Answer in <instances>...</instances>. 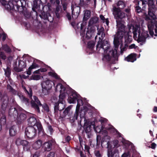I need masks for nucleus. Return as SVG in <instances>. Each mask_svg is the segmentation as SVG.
<instances>
[{
	"instance_id": "f257e3e1",
	"label": "nucleus",
	"mask_w": 157,
	"mask_h": 157,
	"mask_svg": "<svg viewBox=\"0 0 157 157\" xmlns=\"http://www.w3.org/2000/svg\"><path fill=\"white\" fill-rule=\"evenodd\" d=\"M8 113L10 119L12 121L16 120V123L17 124H21L26 118L27 115L25 113L15 107H11L9 110Z\"/></svg>"
},
{
	"instance_id": "f03ea898",
	"label": "nucleus",
	"mask_w": 157,
	"mask_h": 157,
	"mask_svg": "<svg viewBox=\"0 0 157 157\" xmlns=\"http://www.w3.org/2000/svg\"><path fill=\"white\" fill-rule=\"evenodd\" d=\"M24 0H9L8 4L5 6L8 11L13 10L22 12L25 8Z\"/></svg>"
},
{
	"instance_id": "7ed1b4c3",
	"label": "nucleus",
	"mask_w": 157,
	"mask_h": 157,
	"mask_svg": "<svg viewBox=\"0 0 157 157\" xmlns=\"http://www.w3.org/2000/svg\"><path fill=\"white\" fill-rule=\"evenodd\" d=\"M133 38L139 43H144L147 38L149 36L148 32L143 29L138 30V29L133 26L132 28Z\"/></svg>"
},
{
	"instance_id": "20e7f679",
	"label": "nucleus",
	"mask_w": 157,
	"mask_h": 157,
	"mask_svg": "<svg viewBox=\"0 0 157 157\" xmlns=\"http://www.w3.org/2000/svg\"><path fill=\"white\" fill-rule=\"evenodd\" d=\"M86 28L83 23L81 24V29L80 30V34L82 36V40L85 43L86 40L90 39L92 37L93 33L95 30L96 28L94 27H90L89 29L88 28L85 36Z\"/></svg>"
},
{
	"instance_id": "39448f33",
	"label": "nucleus",
	"mask_w": 157,
	"mask_h": 157,
	"mask_svg": "<svg viewBox=\"0 0 157 157\" xmlns=\"http://www.w3.org/2000/svg\"><path fill=\"white\" fill-rule=\"evenodd\" d=\"M105 52V54L104 55L102 59L103 61L109 62L111 59H113V61L112 63L114 64L116 63V61H118V55L116 49L109 50V49H107Z\"/></svg>"
},
{
	"instance_id": "423d86ee",
	"label": "nucleus",
	"mask_w": 157,
	"mask_h": 157,
	"mask_svg": "<svg viewBox=\"0 0 157 157\" xmlns=\"http://www.w3.org/2000/svg\"><path fill=\"white\" fill-rule=\"evenodd\" d=\"M27 121L28 126L34 127L36 125L38 130L39 135L44 136H47L44 132L40 122L39 121H37L36 118L30 117L27 120Z\"/></svg>"
},
{
	"instance_id": "0eeeda50",
	"label": "nucleus",
	"mask_w": 157,
	"mask_h": 157,
	"mask_svg": "<svg viewBox=\"0 0 157 157\" xmlns=\"http://www.w3.org/2000/svg\"><path fill=\"white\" fill-rule=\"evenodd\" d=\"M113 14L114 18L116 20V21H122V19L125 17L127 15L122 10L118 9L116 7L114 6L113 8Z\"/></svg>"
},
{
	"instance_id": "6e6552de",
	"label": "nucleus",
	"mask_w": 157,
	"mask_h": 157,
	"mask_svg": "<svg viewBox=\"0 0 157 157\" xmlns=\"http://www.w3.org/2000/svg\"><path fill=\"white\" fill-rule=\"evenodd\" d=\"M79 94H77L75 90H72L71 92V94L68 97V102L70 104L75 103L77 102V106L80 105V104H83L82 100L79 99V97L80 96Z\"/></svg>"
},
{
	"instance_id": "1a4fd4ad",
	"label": "nucleus",
	"mask_w": 157,
	"mask_h": 157,
	"mask_svg": "<svg viewBox=\"0 0 157 157\" xmlns=\"http://www.w3.org/2000/svg\"><path fill=\"white\" fill-rule=\"evenodd\" d=\"M97 0H79L78 5L79 7L86 9L90 8L91 6L95 8Z\"/></svg>"
},
{
	"instance_id": "9d476101",
	"label": "nucleus",
	"mask_w": 157,
	"mask_h": 157,
	"mask_svg": "<svg viewBox=\"0 0 157 157\" xmlns=\"http://www.w3.org/2000/svg\"><path fill=\"white\" fill-rule=\"evenodd\" d=\"M116 22L117 31L116 34L118 35V36H123V35L128 32L126 30V26L123 23L122 21H117Z\"/></svg>"
},
{
	"instance_id": "9b49d317",
	"label": "nucleus",
	"mask_w": 157,
	"mask_h": 157,
	"mask_svg": "<svg viewBox=\"0 0 157 157\" xmlns=\"http://www.w3.org/2000/svg\"><path fill=\"white\" fill-rule=\"evenodd\" d=\"M37 131V129L34 127L28 126L25 129V135L28 138L32 139L36 136Z\"/></svg>"
},
{
	"instance_id": "f8f14e48",
	"label": "nucleus",
	"mask_w": 157,
	"mask_h": 157,
	"mask_svg": "<svg viewBox=\"0 0 157 157\" xmlns=\"http://www.w3.org/2000/svg\"><path fill=\"white\" fill-rule=\"evenodd\" d=\"M56 143L55 140H51L44 142L42 145V148L44 151H49L55 146Z\"/></svg>"
},
{
	"instance_id": "ddd939ff",
	"label": "nucleus",
	"mask_w": 157,
	"mask_h": 157,
	"mask_svg": "<svg viewBox=\"0 0 157 157\" xmlns=\"http://www.w3.org/2000/svg\"><path fill=\"white\" fill-rule=\"evenodd\" d=\"M107 144L106 148L107 150L108 157H117L118 154V150L117 149H115L113 151L112 150V146L109 142H106Z\"/></svg>"
},
{
	"instance_id": "4468645a",
	"label": "nucleus",
	"mask_w": 157,
	"mask_h": 157,
	"mask_svg": "<svg viewBox=\"0 0 157 157\" xmlns=\"http://www.w3.org/2000/svg\"><path fill=\"white\" fill-rule=\"evenodd\" d=\"M154 10V8H148V14L146 13L144 14V18L146 21H148L156 19V16L155 14Z\"/></svg>"
},
{
	"instance_id": "2eb2a0df",
	"label": "nucleus",
	"mask_w": 157,
	"mask_h": 157,
	"mask_svg": "<svg viewBox=\"0 0 157 157\" xmlns=\"http://www.w3.org/2000/svg\"><path fill=\"white\" fill-rule=\"evenodd\" d=\"M54 105V113L58 114V111L61 112L65 108V104L61 103L58 101L53 103Z\"/></svg>"
},
{
	"instance_id": "dca6fc26",
	"label": "nucleus",
	"mask_w": 157,
	"mask_h": 157,
	"mask_svg": "<svg viewBox=\"0 0 157 157\" xmlns=\"http://www.w3.org/2000/svg\"><path fill=\"white\" fill-rule=\"evenodd\" d=\"M84 114L83 115H82L81 114H80V118H84V124L83 126L84 130L86 133H88L90 132L91 130V125L90 124L89 122L86 119L85 117L84 116L85 114V113L84 111H83Z\"/></svg>"
},
{
	"instance_id": "f3484780",
	"label": "nucleus",
	"mask_w": 157,
	"mask_h": 157,
	"mask_svg": "<svg viewBox=\"0 0 157 157\" xmlns=\"http://www.w3.org/2000/svg\"><path fill=\"white\" fill-rule=\"evenodd\" d=\"M39 16L41 19H44V23L46 24L49 22V25H50V24L53 22V18L52 16H48L47 13L44 12H42L41 14H40Z\"/></svg>"
},
{
	"instance_id": "a211bd4d",
	"label": "nucleus",
	"mask_w": 157,
	"mask_h": 157,
	"mask_svg": "<svg viewBox=\"0 0 157 157\" xmlns=\"http://www.w3.org/2000/svg\"><path fill=\"white\" fill-rule=\"evenodd\" d=\"M26 66V61L19 60L18 61V66L15 67L13 69L17 72H20L23 71V69L25 68Z\"/></svg>"
},
{
	"instance_id": "6ab92c4d",
	"label": "nucleus",
	"mask_w": 157,
	"mask_h": 157,
	"mask_svg": "<svg viewBox=\"0 0 157 157\" xmlns=\"http://www.w3.org/2000/svg\"><path fill=\"white\" fill-rule=\"evenodd\" d=\"M59 87L60 89V90L59 91V92L60 93H65V94H69L70 95L71 94L72 91L73 90H74L71 89H69L68 90H66L65 87L62 84L60 83H59L55 87V90L56 91H57L58 88Z\"/></svg>"
},
{
	"instance_id": "aec40b11",
	"label": "nucleus",
	"mask_w": 157,
	"mask_h": 157,
	"mask_svg": "<svg viewBox=\"0 0 157 157\" xmlns=\"http://www.w3.org/2000/svg\"><path fill=\"white\" fill-rule=\"evenodd\" d=\"M16 144L17 145H21L23 147L24 150H28L30 148V144L29 142L26 140H21L20 139H17L16 142Z\"/></svg>"
},
{
	"instance_id": "412c9836",
	"label": "nucleus",
	"mask_w": 157,
	"mask_h": 157,
	"mask_svg": "<svg viewBox=\"0 0 157 157\" xmlns=\"http://www.w3.org/2000/svg\"><path fill=\"white\" fill-rule=\"evenodd\" d=\"M9 98L6 95H4L2 98V103L1 105V109L3 113H5L7 107L9 106Z\"/></svg>"
},
{
	"instance_id": "4be33fe9",
	"label": "nucleus",
	"mask_w": 157,
	"mask_h": 157,
	"mask_svg": "<svg viewBox=\"0 0 157 157\" xmlns=\"http://www.w3.org/2000/svg\"><path fill=\"white\" fill-rule=\"evenodd\" d=\"M33 0V4H32V9L33 11L35 13L36 15L37 18L38 16V14L37 13L36 9H38L40 7V5H39L38 3L39 4L41 3L44 2L42 0L40 1V0Z\"/></svg>"
},
{
	"instance_id": "5701e85b",
	"label": "nucleus",
	"mask_w": 157,
	"mask_h": 157,
	"mask_svg": "<svg viewBox=\"0 0 157 157\" xmlns=\"http://www.w3.org/2000/svg\"><path fill=\"white\" fill-rule=\"evenodd\" d=\"M105 43L106 44L108 45V43L107 41H105ZM104 46H105V45L104 44V42L103 41L99 40L98 42V44L96 45V47L97 50H98V49L99 50L101 48L104 49V52H105L107 49H109L110 48L109 47L108 45H107V46L105 47H104Z\"/></svg>"
},
{
	"instance_id": "b1692460",
	"label": "nucleus",
	"mask_w": 157,
	"mask_h": 157,
	"mask_svg": "<svg viewBox=\"0 0 157 157\" xmlns=\"http://www.w3.org/2000/svg\"><path fill=\"white\" fill-rule=\"evenodd\" d=\"M105 43L106 44L108 45V43L107 41H105ZM104 46H105V45L104 44V42L103 41L99 40L98 42V44L96 45V47L97 50H98V49L99 50L101 48L104 49V52H105L107 49H109L110 48L109 47L108 45H107V46L105 47H104Z\"/></svg>"
},
{
	"instance_id": "393cba45",
	"label": "nucleus",
	"mask_w": 157,
	"mask_h": 157,
	"mask_svg": "<svg viewBox=\"0 0 157 157\" xmlns=\"http://www.w3.org/2000/svg\"><path fill=\"white\" fill-rule=\"evenodd\" d=\"M99 18L98 17H94L90 18L88 22L89 27L97 26V24L98 23Z\"/></svg>"
},
{
	"instance_id": "a878e982",
	"label": "nucleus",
	"mask_w": 157,
	"mask_h": 157,
	"mask_svg": "<svg viewBox=\"0 0 157 157\" xmlns=\"http://www.w3.org/2000/svg\"><path fill=\"white\" fill-rule=\"evenodd\" d=\"M83 17L82 19L83 23L85 22V24L86 23V21L90 18L91 16V12L90 10H85L83 11Z\"/></svg>"
},
{
	"instance_id": "bb28decb",
	"label": "nucleus",
	"mask_w": 157,
	"mask_h": 157,
	"mask_svg": "<svg viewBox=\"0 0 157 157\" xmlns=\"http://www.w3.org/2000/svg\"><path fill=\"white\" fill-rule=\"evenodd\" d=\"M54 83L50 80H47L44 81L42 84L43 87H45L48 90H50L52 87L53 85H54Z\"/></svg>"
},
{
	"instance_id": "cd10ccee",
	"label": "nucleus",
	"mask_w": 157,
	"mask_h": 157,
	"mask_svg": "<svg viewBox=\"0 0 157 157\" xmlns=\"http://www.w3.org/2000/svg\"><path fill=\"white\" fill-rule=\"evenodd\" d=\"M122 39H123V36H118V35H115L114 37L113 44L116 49H115L114 50L116 49L117 50V49L118 48L120 45L119 40H121Z\"/></svg>"
},
{
	"instance_id": "c85d7f7f",
	"label": "nucleus",
	"mask_w": 157,
	"mask_h": 157,
	"mask_svg": "<svg viewBox=\"0 0 157 157\" xmlns=\"http://www.w3.org/2000/svg\"><path fill=\"white\" fill-rule=\"evenodd\" d=\"M137 55L136 53H131L125 58V60L128 62H133L136 59Z\"/></svg>"
},
{
	"instance_id": "c756f323",
	"label": "nucleus",
	"mask_w": 157,
	"mask_h": 157,
	"mask_svg": "<svg viewBox=\"0 0 157 157\" xmlns=\"http://www.w3.org/2000/svg\"><path fill=\"white\" fill-rule=\"evenodd\" d=\"M78 115V109H77L75 110V113L73 115L71 116H69V119L70 122L72 123H74L76 120H77Z\"/></svg>"
},
{
	"instance_id": "7c9ffc66",
	"label": "nucleus",
	"mask_w": 157,
	"mask_h": 157,
	"mask_svg": "<svg viewBox=\"0 0 157 157\" xmlns=\"http://www.w3.org/2000/svg\"><path fill=\"white\" fill-rule=\"evenodd\" d=\"M129 34V32H128L125 33V34L123 35V37H124V43L130 44L132 42V37Z\"/></svg>"
},
{
	"instance_id": "2f4dec72",
	"label": "nucleus",
	"mask_w": 157,
	"mask_h": 157,
	"mask_svg": "<svg viewBox=\"0 0 157 157\" xmlns=\"http://www.w3.org/2000/svg\"><path fill=\"white\" fill-rule=\"evenodd\" d=\"M31 103L32 107L34 109L35 111L38 113H40V109L39 106H41V105L35 103L33 100H31Z\"/></svg>"
},
{
	"instance_id": "473e14b6",
	"label": "nucleus",
	"mask_w": 157,
	"mask_h": 157,
	"mask_svg": "<svg viewBox=\"0 0 157 157\" xmlns=\"http://www.w3.org/2000/svg\"><path fill=\"white\" fill-rule=\"evenodd\" d=\"M116 4V8H118V9H120L121 10L125 8L126 5L124 1L119 0L118 1Z\"/></svg>"
},
{
	"instance_id": "72a5a7b5",
	"label": "nucleus",
	"mask_w": 157,
	"mask_h": 157,
	"mask_svg": "<svg viewBox=\"0 0 157 157\" xmlns=\"http://www.w3.org/2000/svg\"><path fill=\"white\" fill-rule=\"evenodd\" d=\"M42 141L41 140H39L35 142L32 145L34 149L37 150L39 149L42 145Z\"/></svg>"
},
{
	"instance_id": "f704fd0d",
	"label": "nucleus",
	"mask_w": 157,
	"mask_h": 157,
	"mask_svg": "<svg viewBox=\"0 0 157 157\" xmlns=\"http://www.w3.org/2000/svg\"><path fill=\"white\" fill-rule=\"evenodd\" d=\"M17 131L16 126L13 125L9 129V134L10 136H15L17 134Z\"/></svg>"
},
{
	"instance_id": "c9c22d12",
	"label": "nucleus",
	"mask_w": 157,
	"mask_h": 157,
	"mask_svg": "<svg viewBox=\"0 0 157 157\" xmlns=\"http://www.w3.org/2000/svg\"><path fill=\"white\" fill-rule=\"evenodd\" d=\"M1 116H0V124L2 125H5L6 123V117L5 114V113L1 112Z\"/></svg>"
},
{
	"instance_id": "e433bc0d",
	"label": "nucleus",
	"mask_w": 157,
	"mask_h": 157,
	"mask_svg": "<svg viewBox=\"0 0 157 157\" xmlns=\"http://www.w3.org/2000/svg\"><path fill=\"white\" fill-rule=\"evenodd\" d=\"M5 72V74L6 76L9 79L10 78V75L11 73V69L8 66L6 68L4 69Z\"/></svg>"
},
{
	"instance_id": "4c0bfd02",
	"label": "nucleus",
	"mask_w": 157,
	"mask_h": 157,
	"mask_svg": "<svg viewBox=\"0 0 157 157\" xmlns=\"http://www.w3.org/2000/svg\"><path fill=\"white\" fill-rule=\"evenodd\" d=\"M39 67V65L35 63H33L32 65L29 67L28 70L27 71V74L28 75H30L31 73V70L32 69Z\"/></svg>"
},
{
	"instance_id": "58836bf2",
	"label": "nucleus",
	"mask_w": 157,
	"mask_h": 157,
	"mask_svg": "<svg viewBox=\"0 0 157 157\" xmlns=\"http://www.w3.org/2000/svg\"><path fill=\"white\" fill-rule=\"evenodd\" d=\"M66 96L65 93H60L59 96V100L58 101L59 102H60L61 103H64L65 102L64 99L65 98Z\"/></svg>"
},
{
	"instance_id": "ea45409f",
	"label": "nucleus",
	"mask_w": 157,
	"mask_h": 157,
	"mask_svg": "<svg viewBox=\"0 0 157 157\" xmlns=\"http://www.w3.org/2000/svg\"><path fill=\"white\" fill-rule=\"evenodd\" d=\"M71 109V107L70 106H69L65 109L63 111V114L61 115L62 117H65L67 115H68V117L70 116V114H68V113L70 112Z\"/></svg>"
},
{
	"instance_id": "a19ab883",
	"label": "nucleus",
	"mask_w": 157,
	"mask_h": 157,
	"mask_svg": "<svg viewBox=\"0 0 157 157\" xmlns=\"http://www.w3.org/2000/svg\"><path fill=\"white\" fill-rule=\"evenodd\" d=\"M56 8L54 10V11H61L62 9L61 6L59 5L60 0H56Z\"/></svg>"
},
{
	"instance_id": "79ce46f5",
	"label": "nucleus",
	"mask_w": 157,
	"mask_h": 157,
	"mask_svg": "<svg viewBox=\"0 0 157 157\" xmlns=\"http://www.w3.org/2000/svg\"><path fill=\"white\" fill-rule=\"evenodd\" d=\"M56 8L54 10V11H61L62 9L61 6L59 5L60 0H56Z\"/></svg>"
},
{
	"instance_id": "37998d69",
	"label": "nucleus",
	"mask_w": 157,
	"mask_h": 157,
	"mask_svg": "<svg viewBox=\"0 0 157 157\" xmlns=\"http://www.w3.org/2000/svg\"><path fill=\"white\" fill-rule=\"evenodd\" d=\"M2 48L3 50L8 53H10L12 52V50L10 47L7 44H4L2 46Z\"/></svg>"
},
{
	"instance_id": "c03bdc74",
	"label": "nucleus",
	"mask_w": 157,
	"mask_h": 157,
	"mask_svg": "<svg viewBox=\"0 0 157 157\" xmlns=\"http://www.w3.org/2000/svg\"><path fill=\"white\" fill-rule=\"evenodd\" d=\"M140 2V1H138L137 4L135 7V11L137 13H140V12H142L144 9L142 8H141L139 6Z\"/></svg>"
},
{
	"instance_id": "a18cd8bd",
	"label": "nucleus",
	"mask_w": 157,
	"mask_h": 157,
	"mask_svg": "<svg viewBox=\"0 0 157 157\" xmlns=\"http://www.w3.org/2000/svg\"><path fill=\"white\" fill-rule=\"evenodd\" d=\"M25 93L28 94L29 97L30 99H32L33 91L32 89L31 88H29L28 90H27L25 88Z\"/></svg>"
},
{
	"instance_id": "49530a36",
	"label": "nucleus",
	"mask_w": 157,
	"mask_h": 157,
	"mask_svg": "<svg viewBox=\"0 0 157 157\" xmlns=\"http://www.w3.org/2000/svg\"><path fill=\"white\" fill-rule=\"evenodd\" d=\"M95 45V44L94 41H89L87 43V48L90 49H92L94 48Z\"/></svg>"
},
{
	"instance_id": "de8ad7c7",
	"label": "nucleus",
	"mask_w": 157,
	"mask_h": 157,
	"mask_svg": "<svg viewBox=\"0 0 157 157\" xmlns=\"http://www.w3.org/2000/svg\"><path fill=\"white\" fill-rule=\"evenodd\" d=\"M7 88L9 90V91L13 94H16L17 92L15 90L13 89L12 87L9 84H8L7 85Z\"/></svg>"
},
{
	"instance_id": "09e8293b",
	"label": "nucleus",
	"mask_w": 157,
	"mask_h": 157,
	"mask_svg": "<svg viewBox=\"0 0 157 157\" xmlns=\"http://www.w3.org/2000/svg\"><path fill=\"white\" fill-rule=\"evenodd\" d=\"M90 147L89 146L86 144L85 145V149L84 151L85 152V154H87L88 156H90Z\"/></svg>"
},
{
	"instance_id": "8fccbe9b",
	"label": "nucleus",
	"mask_w": 157,
	"mask_h": 157,
	"mask_svg": "<svg viewBox=\"0 0 157 157\" xmlns=\"http://www.w3.org/2000/svg\"><path fill=\"white\" fill-rule=\"evenodd\" d=\"M54 12L56 17L58 18L63 16V14L64 12L63 10H61V11H54Z\"/></svg>"
},
{
	"instance_id": "3c124183",
	"label": "nucleus",
	"mask_w": 157,
	"mask_h": 157,
	"mask_svg": "<svg viewBox=\"0 0 157 157\" xmlns=\"http://www.w3.org/2000/svg\"><path fill=\"white\" fill-rule=\"evenodd\" d=\"M40 78V76L38 75H33L30 76V79L31 80H39Z\"/></svg>"
},
{
	"instance_id": "603ef678",
	"label": "nucleus",
	"mask_w": 157,
	"mask_h": 157,
	"mask_svg": "<svg viewBox=\"0 0 157 157\" xmlns=\"http://www.w3.org/2000/svg\"><path fill=\"white\" fill-rule=\"evenodd\" d=\"M41 106H42L44 110L46 112H48L49 111V108L48 105L46 103H44L43 104H41Z\"/></svg>"
},
{
	"instance_id": "864d4df0",
	"label": "nucleus",
	"mask_w": 157,
	"mask_h": 157,
	"mask_svg": "<svg viewBox=\"0 0 157 157\" xmlns=\"http://www.w3.org/2000/svg\"><path fill=\"white\" fill-rule=\"evenodd\" d=\"M109 129H110L111 131H113V132H116V134L118 135V136L121 137V134L113 126H112V128H109Z\"/></svg>"
},
{
	"instance_id": "5fc2aeb1",
	"label": "nucleus",
	"mask_w": 157,
	"mask_h": 157,
	"mask_svg": "<svg viewBox=\"0 0 157 157\" xmlns=\"http://www.w3.org/2000/svg\"><path fill=\"white\" fill-rule=\"evenodd\" d=\"M42 86V94L43 95H46L48 94V91L50 90H48V89H46L45 87H43V86Z\"/></svg>"
},
{
	"instance_id": "6e6d98bb",
	"label": "nucleus",
	"mask_w": 157,
	"mask_h": 157,
	"mask_svg": "<svg viewBox=\"0 0 157 157\" xmlns=\"http://www.w3.org/2000/svg\"><path fill=\"white\" fill-rule=\"evenodd\" d=\"M21 100L22 101L24 102L26 105L28 104L29 102V99L23 96H22Z\"/></svg>"
},
{
	"instance_id": "4d7b16f0",
	"label": "nucleus",
	"mask_w": 157,
	"mask_h": 157,
	"mask_svg": "<svg viewBox=\"0 0 157 157\" xmlns=\"http://www.w3.org/2000/svg\"><path fill=\"white\" fill-rule=\"evenodd\" d=\"M149 8L152 7L154 8V3L153 0H147Z\"/></svg>"
},
{
	"instance_id": "13d9d810",
	"label": "nucleus",
	"mask_w": 157,
	"mask_h": 157,
	"mask_svg": "<svg viewBox=\"0 0 157 157\" xmlns=\"http://www.w3.org/2000/svg\"><path fill=\"white\" fill-rule=\"evenodd\" d=\"M94 153L96 157H102V153L99 150H95L94 152Z\"/></svg>"
},
{
	"instance_id": "bf43d9fd",
	"label": "nucleus",
	"mask_w": 157,
	"mask_h": 157,
	"mask_svg": "<svg viewBox=\"0 0 157 157\" xmlns=\"http://www.w3.org/2000/svg\"><path fill=\"white\" fill-rule=\"evenodd\" d=\"M155 26V25L154 24V22L151 20L150 24L148 25V29H153Z\"/></svg>"
},
{
	"instance_id": "052dcab7",
	"label": "nucleus",
	"mask_w": 157,
	"mask_h": 157,
	"mask_svg": "<svg viewBox=\"0 0 157 157\" xmlns=\"http://www.w3.org/2000/svg\"><path fill=\"white\" fill-rule=\"evenodd\" d=\"M139 1H140V3H142V5L143 9L145 8L146 5L147 4V0H140Z\"/></svg>"
},
{
	"instance_id": "680f3d73",
	"label": "nucleus",
	"mask_w": 157,
	"mask_h": 157,
	"mask_svg": "<svg viewBox=\"0 0 157 157\" xmlns=\"http://www.w3.org/2000/svg\"><path fill=\"white\" fill-rule=\"evenodd\" d=\"M118 143L119 142L118 140H117L113 141L112 143L113 145H112V148L114 147H118L119 145Z\"/></svg>"
},
{
	"instance_id": "e2e57ef3",
	"label": "nucleus",
	"mask_w": 157,
	"mask_h": 157,
	"mask_svg": "<svg viewBox=\"0 0 157 157\" xmlns=\"http://www.w3.org/2000/svg\"><path fill=\"white\" fill-rule=\"evenodd\" d=\"M109 140L108 141L105 140V138H104V140L102 139L101 141V146L103 147V146H105V145H107V144H106V142H109L110 144H111V143L109 141V139H108Z\"/></svg>"
},
{
	"instance_id": "0e129e2a",
	"label": "nucleus",
	"mask_w": 157,
	"mask_h": 157,
	"mask_svg": "<svg viewBox=\"0 0 157 157\" xmlns=\"http://www.w3.org/2000/svg\"><path fill=\"white\" fill-rule=\"evenodd\" d=\"M47 127L48 130L50 131V134L51 135L54 132V130L52 126L50 125L48 123L47 124Z\"/></svg>"
},
{
	"instance_id": "69168bd1",
	"label": "nucleus",
	"mask_w": 157,
	"mask_h": 157,
	"mask_svg": "<svg viewBox=\"0 0 157 157\" xmlns=\"http://www.w3.org/2000/svg\"><path fill=\"white\" fill-rule=\"evenodd\" d=\"M33 98L34 99V101L36 103L39 105H41V104L40 101V100L38 99V98L36 96H33Z\"/></svg>"
},
{
	"instance_id": "338daca9",
	"label": "nucleus",
	"mask_w": 157,
	"mask_h": 157,
	"mask_svg": "<svg viewBox=\"0 0 157 157\" xmlns=\"http://www.w3.org/2000/svg\"><path fill=\"white\" fill-rule=\"evenodd\" d=\"M0 58L4 60L6 59V56L3 52H0Z\"/></svg>"
},
{
	"instance_id": "774afa93",
	"label": "nucleus",
	"mask_w": 157,
	"mask_h": 157,
	"mask_svg": "<svg viewBox=\"0 0 157 157\" xmlns=\"http://www.w3.org/2000/svg\"><path fill=\"white\" fill-rule=\"evenodd\" d=\"M97 28L98 30L97 34L98 35H100L101 34V33L102 34L103 33V32L104 31V29L103 27L99 29H98V27H97Z\"/></svg>"
}]
</instances>
